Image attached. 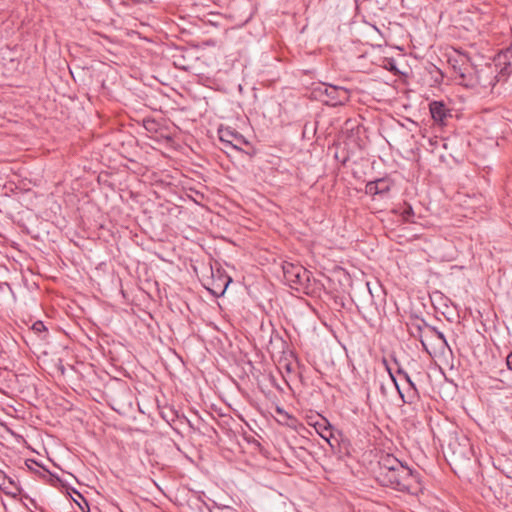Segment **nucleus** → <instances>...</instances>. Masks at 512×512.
<instances>
[{
	"label": "nucleus",
	"instance_id": "16",
	"mask_svg": "<svg viewBox=\"0 0 512 512\" xmlns=\"http://www.w3.org/2000/svg\"><path fill=\"white\" fill-rule=\"evenodd\" d=\"M411 334L420 339L421 344L427 350V338L424 336V325H415L412 327Z\"/></svg>",
	"mask_w": 512,
	"mask_h": 512
},
{
	"label": "nucleus",
	"instance_id": "1",
	"mask_svg": "<svg viewBox=\"0 0 512 512\" xmlns=\"http://www.w3.org/2000/svg\"><path fill=\"white\" fill-rule=\"evenodd\" d=\"M500 82L502 81L498 79L496 68L493 67L492 63H487L480 68L474 67L471 75L466 80V87H480L492 91L495 85Z\"/></svg>",
	"mask_w": 512,
	"mask_h": 512
},
{
	"label": "nucleus",
	"instance_id": "4",
	"mask_svg": "<svg viewBox=\"0 0 512 512\" xmlns=\"http://www.w3.org/2000/svg\"><path fill=\"white\" fill-rule=\"evenodd\" d=\"M219 140L224 147L241 151L243 146H248L249 141L238 131L231 127H220L218 129Z\"/></svg>",
	"mask_w": 512,
	"mask_h": 512
},
{
	"label": "nucleus",
	"instance_id": "22",
	"mask_svg": "<svg viewBox=\"0 0 512 512\" xmlns=\"http://www.w3.org/2000/svg\"><path fill=\"white\" fill-rule=\"evenodd\" d=\"M151 483H152V485H153L155 488H157V489H160V490H161V487L157 484V482H156V481H153V482H151Z\"/></svg>",
	"mask_w": 512,
	"mask_h": 512
},
{
	"label": "nucleus",
	"instance_id": "12",
	"mask_svg": "<svg viewBox=\"0 0 512 512\" xmlns=\"http://www.w3.org/2000/svg\"><path fill=\"white\" fill-rule=\"evenodd\" d=\"M395 462V465H391L389 470L397 472L396 476H390V479L394 477V480H398V478L407 479L412 476V470L406 466H404L401 462H399L397 459H393Z\"/></svg>",
	"mask_w": 512,
	"mask_h": 512
},
{
	"label": "nucleus",
	"instance_id": "2",
	"mask_svg": "<svg viewBox=\"0 0 512 512\" xmlns=\"http://www.w3.org/2000/svg\"><path fill=\"white\" fill-rule=\"evenodd\" d=\"M283 275L286 283L297 291L308 292L311 273L300 264L284 262Z\"/></svg>",
	"mask_w": 512,
	"mask_h": 512
},
{
	"label": "nucleus",
	"instance_id": "24",
	"mask_svg": "<svg viewBox=\"0 0 512 512\" xmlns=\"http://www.w3.org/2000/svg\"><path fill=\"white\" fill-rule=\"evenodd\" d=\"M277 412H278V413H282V412H283V410H282L281 408H277Z\"/></svg>",
	"mask_w": 512,
	"mask_h": 512
},
{
	"label": "nucleus",
	"instance_id": "7",
	"mask_svg": "<svg viewBox=\"0 0 512 512\" xmlns=\"http://www.w3.org/2000/svg\"><path fill=\"white\" fill-rule=\"evenodd\" d=\"M25 465L28 471L31 472V477H38L42 480H60V478L50 472L43 465L39 464L35 460L28 459L25 461Z\"/></svg>",
	"mask_w": 512,
	"mask_h": 512
},
{
	"label": "nucleus",
	"instance_id": "3",
	"mask_svg": "<svg viewBox=\"0 0 512 512\" xmlns=\"http://www.w3.org/2000/svg\"><path fill=\"white\" fill-rule=\"evenodd\" d=\"M449 64L454 71L455 79L466 87V80L474 70L470 58L466 54L459 53L458 56L449 58Z\"/></svg>",
	"mask_w": 512,
	"mask_h": 512
},
{
	"label": "nucleus",
	"instance_id": "20",
	"mask_svg": "<svg viewBox=\"0 0 512 512\" xmlns=\"http://www.w3.org/2000/svg\"><path fill=\"white\" fill-rule=\"evenodd\" d=\"M387 484L385 485L386 487H393L395 489H399V490H402V489H407V487L404 485L403 482H400V481H397V482H386Z\"/></svg>",
	"mask_w": 512,
	"mask_h": 512
},
{
	"label": "nucleus",
	"instance_id": "5",
	"mask_svg": "<svg viewBox=\"0 0 512 512\" xmlns=\"http://www.w3.org/2000/svg\"><path fill=\"white\" fill-rule=\"evenodd\" d=\"M492 65L497 70L498 79L505 82L512 74V47L500 52L494 58Z\"/></svg>",
	"mask_w": 512,
	"mask_h": 512
},
{
	"label": "nucleus",
	"instance_id": "17",
	"mask_svg": "<svg viewBox=\"0 0 512 512\" xmlns=\"http://www.w3.org/2000/svg\"><path fill=\"white\" fill-rule=\"evenodd\" d=\"M397 373L398 375L403 376V378L408 384V388H416L415 384L413 383L407 372L403 371L402 369H398Z\"/></svg>",
	"mask_w": 512,
	"mask_h": 512
},
{
	"label": "nucleus",
	"instance_id": "10",
	"mask_svg": "<svg viewBox=\"0 0 512 512\" xmlns=\"http://www.w3.org/2000/svg\"><path fill=\"white\" fill-rule=\"evenodd\" d=\"M387 370L389 372L391 381L393 382L395 388L399 393V396L401 397L404 403L411 404L418 399V391L416 388H407L406 392H402L391 370L389 368H387Z\"/></svg>",
	"mask_w": 512,
	"mask_h": 512
},
{
	"label": "nucleus",
	"instance_id": "25",
	"mask_svg": "<svg viewBox=\"0 0 512 512\" xmlns=\"http://www.w3.org/2000/svg\"><path fill=\"white\" fill-rule=\"evenodd\" d=\"M225 512H235V511L232 509H227Z\"/></svg>",
	"mask_w": 512,
	"mask_h": 512
},
{
	"label": "nucleus",
	"instance_id": "6",
	"mask_svg": "<svg viewBox=\"0 0 512 512\" xmlns=\"http://www.w3.org/2000/svg\"><path fill=\"white\" fill-rule=\"evenodd\" d=\"M324 93L328 97V102H330L332 106L343 105L350 97L349 90L344 87L334 85L325 86Z\"/></svg>",
	"mask_w": 512,
	"mask_h": 512
},
{
	"label": "nucleus",
	"instance_id": "23",
	"mask_svg": "<svg viewBox=\"0 0 512 512\" xmlns=\"http://www.w3.org/2000/svg\"><path fill=\"white\" fill-rule=\"evenodd\" d=\"M230 281H231V279H230V278H227V281H226V283H225V288L228 286V284H229V282H230Z\"/></svg>",
	"mask_w": 512,
	"mask_h": 512
},
{
	"label": "nucleus",
	"instance_id": "18",
	"mask_svg": "<svg viewBox=\"0 0 512 512\" xmlns=\"http://www.w3.org/2000/svg\"><path fill=\"white\" fill-rule=\"evenodd\" d=\"M403 219L405 221H410V217L414 215L413 209L411 206H407L401 213Z\"/></svg>",
	"mask_w": 512,
	"mask_h": 512
},
{
	"label": "nucleus",
	"instance_id": "15",
	"mask_svg": "<svg viewBox=\"0 0 512 512\" xmlns=\"http://www.w3.org/2000/svg\"><path fill=\"white\" fill-rule=\"evenodd\" d=\"M72 491L78 497V498H73V500L78 505L80 510L82 512H89L90 509H89V504H88V500H87L86 496L78 490L73 489Z\"/></svg>",
	"mask_w": 512,
	"mask_h": 512
},
{
	"label": "nucleus",
	"instance_id": "8",
	"mask_svg": "<svg viewBox=\"0 0 512 512\" xmlns=\"http://www.w3.org/2000/svg\"><path fill=\"white\" fill-rule=\"evenodd\" d=\"M392 183L387 178H380L375 181H370L365 186V192L366 194L375 196L380 195L384 196L386 195L390 189H391Z\"/></svg>",
	"mask_w": 512,
	"mask_h": 512
},
{
	"label": "nucleus",
	"instance_id": "14",
	"mask_svg": "<svg viewBox=\"0 0 512 512\" xmlns=\"http://www.w3.org/2000/svg\"><path fill=\"white\" fill-rule=\"evenodd\" d=\"M379 391L381 394V400L380 399H374L370 393V391L367 392V404L370 408H375L378 405L383 406L382 400H386L388 396V390L387 387L383 382L379 383Z\"/></svg>",
	"mask_w": 512,
	"mask_h": 512
},
{
	"label": "nucleus",
	"instance_id": "9",
	"mask_svg": "<svg viewBox=\"0 0 512 512\" xmlns=\"http://www.w3.org/2000/svg\"><path fill=\"white\" fill-rule=\"evenodd\" d=\"M0 490L7 496L17 499L20 497L29 499L30 503L33 507L37 508L36 502L34 499L29 498L26 494L22 493V489L15 484V482H0Z\"/></svg>",
	"mask_w": 512,
	"mask_h": 512
},
{
	"label": "nucleus",
	"instance_id": "21",
	"mask_svg": "<svg viewBox=\"0 0 512 512\" xmlns=\"http://www.w3.org/2000/svg\"><path fill=\"white\" fill-rule=\"evenodd\" d=\"M506 363L508 368L512 370V352L507 356Z\"/></svg>",
	"mask_w": 512,
	"mask_h": 512
},
{
	"label": "nucleus",
	"instance_id": "13",
	"mask_svg": "<svg viewBox=\"0 0 512 512\" xmlns=\"http://www.w3.org/2000/svg\"><path fill=\"white\" fill-rule=\"evenodd\" d=\"M424 336L427 338V341L431 339H436L439 342H441V344L445 346L448 345L444 334L441 331L437 330L435 327L430 326L428 324H424Z\"/></svg>",
	"mask_w": 512,
	"mask_h": 512
},
{
	"label": "nucleus",
	"instance_id": "11",
	"mask_svg": "<svg viewBox=\"0 0 512 512\" xmlns=\"http://www.w3.org/2000/svg\"><path fill=\"white\" fill-rule=\"evenodd\" d=\"M430 113L435 122L443 124L449 114V110L446 109L442 102L434 101L430 103Z\"/></svg>",
	"mask_w": 512,
	"mask_h": 512
},
{
	"label": "nucleus",
	"instance_id": "19",
	"mask_svg": "<svg viewBox=\"0 0 512 512\" xmlns=\"http://www.w3.org/2000/svg\"><path fill=\"white\" fill-rule=\"evenodd\" d=\"M32 329L36 332V333H41L43 331L46 330V327L45 325L43 324L42 321H36L33 323L32 325Z\"/></svg>",
	"mask_w": 512,
	"mask_h": 512
}]
</instances>
